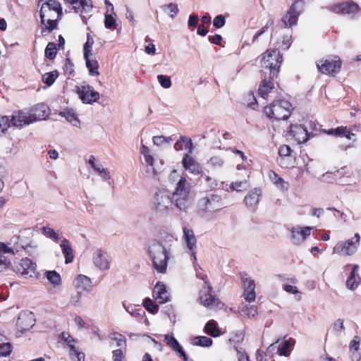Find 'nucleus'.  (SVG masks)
<instances>
[{
  "instance_id": "nucleus-3",
  "label": "nucleus",
  "mask_w": 361,
  "mask_h": 361,
  "mask_svg": "<svg viewBox=\"0 0 361 361\" xmlns=\"http://www.w3.org/2000/svg\"><path fill=\"white\" fill-rule=\"evenodd\" d=\"M281 63L282 56L278 49H268L263 54L261 59L264 74L268 71L271 79L277 77Z\"/></svg>"
},
{
  "instance_id": "nucleus-4",
  "label": "nucleus",
  "mask_w": 361,
  "mask_h": 361,
  "mask_svg": "<svg viewBox=\"0 0 361 361\" xmlns=\"http://www.w3.org/2000/svg\"><path fill=\"white\" fill-rule=\"evenodd\" d=\"M200 303L204 307L214 311L221 310L224 304L216 297L209 281H205L199 293Z\"/></svg>"
},
{
  "instance_id": "nucleus-51",
  "label": "nucleus",
  "mask_w": 361,
  "mask_h": 361,
  "mask_svg": "<svg viewBox=\"0 0 361 361\" xmlns=\"http://www.w3.org/2000/svg\"><path fill=\"white\" fill-rule=\"evenodd\" d=\"M153 144L156 146L161 147L165 144H170L172 141L171 137H166L163 135L154 136L152 138Z\"/></svg>"
},
{
  "instance_id": "nucleus-37",
  "label": "nucleus",
  "mask_w": 361,
  "mask_h": 361,
  "mask_svg": "<svg viewBox=\"0 0 361 361\" xmlns=\"http://www.w3.org/2000/svg\"><path fill=\"white\" fill-rule=\"evenodd\" d=\"M90 56H88L87 58H84L85 59L86 66L89 70L90 75L92 76L99 75V63L96 59H90Z\"/></svg>"
},
{
  "instance_id": "nucleus-31",
  "label": "nucleus",
  "mask_w": 361,
  "mask_h": 361,
  "mask_svg": "<svg viewBox=\"0 0 361 361\" xmlns=\"http://www.w3.org/2000/svg\"><path fill=\"white\" fill-rule=\"evenodd\" d=\"M246 178L242 180H236L231 183L229 188L231 190H235L238 192L243 191L248 187L250 173L245 171Z\"/></svg>"
},
{
  "instance_id": "nucleus-58",
  "label": "nucleus",
  "mask_w": 361,
  "mask_h": 361,
  "mask_svg": "<svg viewBox=\"0 0 361 361\" xmlns=\"http://www.w3.org/2000/svg\"><path fill=\"white\" fill-rule=\"evenodd\" d=\"M157 80L164 88H169L171 86V81L169 77L164 75H159Z\"/></svg>"
},
{
  "instance_id": "nucleus-44",
  "label": "nucleus",
  "mask_w": 361,
  "mask_h": 361,
  "mask_svg": "<svg viewBox=\"0 0 361 361\" xmlns=\"http://www.w3.org/2000/svg\"><path fill=\"white\" fill-rule=\"evenodd\" d=\"M58 77V72L56 71L47 73L42 76V81L48 86H51Z\"/></svg>"
},
{
  "instance_id": "nucleus-56",
  "label": "nucleus",
  "mask_w": 361,
  "mask_h": 361,
  "mask_svg": "<svg viewBox=\"0 0 361 361\" xmlns=\"http://www.w3.org/2000/svg\"><path fill=\"white\" fill-rule=\"evenodd\" d=\"M166 9L169 10V14L170 16L173 18L178 13L179 9L178 8V5L176 4H169L168 5L163 6V10L166 12Z\"/></svg>"
},
{
  "instance_id": "nucleus-35",
  "label": "nucleus",
  "mask_w": 361,
  "mask_h": 361,
  "mask_svg": "<svg viewBox=\"0 0 361 361\" xmlns=\"http://www.w3.org/2000/svg\"><path fill=\"white\" fill-rule=\"evenodd\" d=\"M34 325L32 317L31 314H20L18 317V326L22 328V330H27L30 327H32Z\"/></svg>"
},
{
  "instance_id": "nucleus-55",
  "label": "nucleus",
  "mask_w": 361,
  "mask_h": 361,
  "mask_svg": "<svg viewBox=\"0 0 361 361\" xmlns=\"http://www.w3.org/2000/svg\"><path fill=\"white\" fill-rule=\"evenodd\" d=\"M241 312L248 318H253L257 314V309L255 305H246L241 310Z\"/></svg>"
},
{
  "instance_id": "nucleus-40",
  "label": "nucleus",
  "mask_w": 361,
  "mask_h": 361,
  "mask_svg": "<svg viewBox=\"0 0 361 361\" xmlns=\"http://www.w3.org/2000/svg\"><path fill=\"white\" fill-rule=\"evenodd\" d=\"M123 306L131 316L134 317H142L145 312L144 310L139 307L138 309H136L135 307H133L132 305H126L124 302L123 303Z\"/></svg>"
},
{
  "instance_id": "nucleus-39",
  "label": "nucleus",
  "mask_w": 361,
  "mask_h": 361,
  "mask_svg": "<svg viewBox=\"0 0 361 361\" xmlns=\"http://www.w3.org/2000/svg\"><path fill=\"white\" fill-rule=\"evenodd\" d=\"M274 184L280 190H287L288 189V183L282 178L279 177L276 173H274L270 176Z\"/></svg>"
},
{
  "instance_id": "nucleus-10",
  "label": "nucleus",
  "mask_w": 361,
  "mask_h": 361,
  "mask_svg": "<svg viewBox=\"0 0 361 361\" xmlns=\"http://www.w3.org/2000/svg\"><path fill=\"white\" fill-rule=\"evenodd\" d=\"M319 71L326 75H334L340 71L341 61L337 56L322 59L317 63Z\"/></svg>"
},
{
  "instance_id": "nucleus-36",
  "label": "nucleus",
  "mask_w": 361,
  "mask_h": 361,
  "mask_svg": "<svg viewBox=\"0 0 361 361\" xmlns=\"http://www.w3.org/2000/svg\"><path fill=\"white\" fill-rule=\"evenodd\" d=\"M207 164L213 169H219L224 166L225 160L224 157L220 155H214L209 158Z\"/></svg>"
},
{
  "instance_id": "nucleus-49",
  "label": "nucleus",
  "mask_w": 361,
  "mask_h": 361,
  "mask_svg": "<svg viewBox=\"0 0 361 361\" xmlns=\"http://www.w3.org/2000/svg\"><path fill=\"white\" fill-rule=\"evenodd\" d=\"M11 126L10 118L6 116L0 117V135L4 134Z\"/></svg>"
},
{
  "instance_id": "nucleus-29",
  "label": "nucleus",
  "mask_w": 361,
  "mask_h": 361,
  "mask_svg": "<svg viewBox=\"0 0 361 361\" xmlns=\"http://www.w3.org/2000/svg\"><path fill=\"white\" fill-rule=\"evenodd\" d=\"M176 238L170 233H165L163 236H161L159 243V245L164 248V250H166L169 253L171 251V247L173 245L176 243Z\"/></svg>"
},
{
  "instance_id": "nucleus-42",
  "label": "nucleus",
  "mask_w": 361,
  "mask_h": 361,
  "mask_svg": "<svg viewBox=\"0 0 361 361\" xmlns=\"http://www.w3.org/2000/svg\"><path fill=\"white\" fill-rule=\"evenodd\" d=\"M194 345L209 347L212 344V340L207 336H197L192 341Z\"/></svg>"
},
{
  "instance_id": "nucleus-54",
  "label": "nucleus",
  "mask_w": 361,
  "mask_h": 361,
  "mask_svg": "<svg viewBox=\"0 0 361 361\" xmlns=\"http://www.w3.org/2000/svg\"><path fill=\"white\" fill-rule=\"evenodd\" d=\"M110 338L113 341H116V345L118 347H123L126 345V339L122 334L115 332L110 335Z\"/></svg>"
},
{
  "instance_id": "nucleus-25",
  "label": "nucleus",
  "mask_w": 361,
  "mask_h": 361,
  "mask_svg": "<svg viewBox=\"0 0 361 361\" xmlns=\"http://www.w3.org/2000/svg\"><path fill=\"white\" fill-rule=\"evenodd\" d=\"M92 283L91 279L85 275H78L75 279V288L79 292H89Z\"/></svg>"
},
{
  "instance_id": "nucleus-23",
  "label": "nucleus",
  "mask_w": 361,
  "mask_h": 361,
  "mask_svg": "<svg viewBox=\"0 0 361 361\" xmlns=\"http://www.w3.org/2000/svg\"><path fill=\"white\" fill-rule=\"evenodd\" d=\"M359 266L355 264L353 266L350 276L346 281V287L348 289L353 290L357 288L361 283V277L358 274Z\"/></svg>"
},
{
  "instance_id": "nucleus-46",
  "label": "nucleus",
  "mask_w": 361,
  "mask_h": 361,
  "mask_svg": "<svg viewBox=\"0 0 361 361\" xmlns=\"http://www.w3.org/2000/svg\"><path fill=\"white\" fill-rule=\"evenodd\" d=\"M60 338L62 340H63L65 342L67 343L68 345L70 348L69 352L70 351L75 352V340L68 333L63 332L61 334Z\"/></svg>"
},
{
  "instance_id": "nucleus-5",
  "label": "nucleus",
  "mask_w": 361,
  "mask_h": 361,
  "mask_svg": "<svg viewBox=\"0 0 361 361\" xmlns=\"http://www.w3.org/2000/svg\"><path fill=\"white\" fill-rule=\"evenodd\" d=\"M149 253L156 270L160 273H165L170 253L164 250L158 241H153L149 245Z\"/></svg>"
},
{
  "instance_id": "nucleus-43",
  "label": "nucleus",
  "mask_w": 361,
  "mask_h": 361,
  "mask_svg": "<svg viewBox=\"0 0 361 361\" xmlns=\"http://www.w3.org/2000/svg\"><path fill=\"white\" fill-rule=\"evenodd\" d=\"M42 233L49 238L52 239L56 243H58L60 238L57 233L54 231V229H52L50 227L48 226H44L42 228Z\"/></svg>"
},
{
  "instance_id": "nucleus-47",
  "label": "nucleus",
  "mask_w": 361,
  "mask_h": 361,
  "mask_svg": "<svg viewBox=\"0 0 361 361\" xmlns=\"http://www.w3.org/2000/svg\"><path fill=\"white\" fill-rule=\"evenodd\" d=\"M143 306L148 312L152 314L157 313L159 310L158 305L154 304L152 300L149 298L144 300Z\"/></svg>"
},
{
  "instance_id": "nucleus-38",
  "label": "nucleus",
  "mask_w": 361,
  "mask_h": 361,
  "mask_svg": "<svg viewBox=\"0 0 361 361\" xmlns=\"http://www.w3.org/2000/svg\"><path fill=\"white\" fill-rule=\"evenodd\" d=\"M295 343V341L292 338H290L287 341H283L279 346L278 349L279 355L281 356H288L290 353V348L292 345Z\"/></svg>"
},
{
  "instance_id": "nucleus-57",
  "label": "nucleus",
  "mask_w": 361,
  "mask_h": 361,
  "mask_svg": "<svg viewBox=\"0 0 361 361\" xmlns=\"http://www.w3.org/2000/svg\"><path fill=\"white\" fill-rule=\"evenodd\" d=\"M273 25H274V20H272V19L269 20L267 23L266 24V25H264L259 31H258L253 36L252 42L255 43V42H257L258 38L268 30L269 27L272 26Z\"/></svg>"
},
{
  "instance_id": "nucleus-14",
  "label": "nucleus",
  "mask_w": 361,
  "mask_h": 361,
  "mask_svg": "<svg viewBox=\"0 0 361 361\" xmlns=\"http://www.w3.org/2000/svg\"><path fill=\"white\" fill-rule=\"evenodd\" d=\"M92 263L100 271L109 270L110 268V261L106 252L97 249L92 254Z\"/></svg>"
},
{
  "instance_id": "nucleus-21",
  "label": "nucleus",
  "mask_w": 361,
  "mask_h": 361,
  "mask_svg": "<svg viewBox=\"0 0 361 361\" xmlns=\"http://www.w3.org/2000/svg\"><path fill=\"white\" fill-rule=\"evenodd\" d=\"M169 293L166 290V286L158 282L153 290V298L160 304H164L169 300Z\"/></svg>"
},
{
  "instance_id": "nucleus-17",
  "label": "nucleus",
  "mask_w": 361,
  "mask_h": 361,
  "mask_svg": "<svg viewBox=\"0 0 361 361\" xmlns=\"http://www.w3.org/2000/svg\"><path fill=\"white\" fill-rule=\"evenodd\" d=\"M140 152L145 158V161L147 166V171H150L153 175H157L160 170V168L155 164V160L151 154L149 148L145 145H142Z\"/></svg>"
},
{
  "instance_id": "nucleus-52",
  "label": "nucleus",
  "mask_w": 361,
  "mask_h": 361,
  "mask_svg": "<svg viewBox=\"0 0 361 361\" xmlns=\"http://www.w3.org/2000/svg\"><path fill=\"white\" fill-rule=\"evenodd\" d=\"M47 278L54 286H57L61 283V276L55 271H50L47 273Z\"/></svg>"
},
{
  "instance_id": "nucleus-48",
  "label": "nucleus",
  "mask_w": 361,
  "mask_h": 361,
  "mask_svg": "<svg viewBox=\"0 0 361 361\" xmlns=\"http://www.w3.org/2000/svg\"><path fill=\"white\" fill-rule=\"evenodd\" d=\"M116 21L113 16V13H111L109 14H105L104 19V26L106 29H116Z\"/></svg>"
},
{
  "instance_id": "nucleus-61",
  "label": "nucleus",
  "mask_w": 361,
  "mask_h": 361,
  "mask_svg": "<svg viewBox=\"0 0 361 361\" xmlns=\"http://www.w3.org/2000/svg\"><path fill=\"white\" fill-rule=\"evenodd\" d=\"M225 18L222 15L216 16L213 21V25L216 28H220L225 25Z\"/></svg>"
},
{
  "instance_id": "nucleus-22",
  "label": "nucleus",
  "mask_w": 361,
  "mask_h": 361,
  "mask_svg": "<svg viewBox=\"0 0 361 361\" xmlns=\"http://www.w3.org/2000/svg\"><path fill=\"white\" fill-rule=\"evenodd\" d=\"M358 6L354 2L349 1L334 5L331 11L336 13L350 14L357 11Z\"/></svg>"
},
{
  "instance_id": "nucleus-28",
  "label": "nucleus",
  "mask_w": 361,
  "mask_h": 361,
  "mask_svg": "<svg viewBox=\"0 0 361 361\" xmlns=\"http://www.w3.org/2000/svg\"><path fill=\"white\" fill-rule=\"evenodd\" d=\"M271 78H264L259 85L258 92L259 94L264 99L267 98L269 93L274 89V86L271 81Z\"/></svg>"
},
{
  "instance_id": "nucleus-8",
  "label": "nucleus",
  "mask_w": 361,
  "mask_h": 361,
  "mask_svg": "<svg viewBox=\"0 0 361 361\" xmlns=\"http://www.w3.org/2000/svg\"><path fill=\"white\" fill-rule=\"evenodd\" d=\"M222 199L217 194H207L200 198L197 203L198 209L203 212H213L220 209L222 206Z\"/></svg>"
},
{
  "instance_id": "nucleus-18",
  "label": "nucleus",
  "mask_w": 361,
  "mask_h": 361,
  "mask_svg": "<svg viewBox=\"0 0 361 361\" xmlns=\"http://www.w3.org/2000/svg\"><path fill=\"white\" fill-rule=\"evenodd\" d=\"M17 269L21 275L25 277H32L35 273L36 264L31 259L26 257L21 259Z\"/></svg>"
},
{
  "instance_id": "nucleus-50",
  "label": "nucleus",
  "mask_w": 361,
  "mask_h": 361,
  "mask_svg": "<svg viewBox=\"0 0 361 361\" xmlns=\"http://www.w3.org/2000/svg\"><path fill=\"white\" fill-rule=\"evenodd\" d=\"M45 56L49 59H53L56 56V47L54 42H49L45 49Z\"/></svg>"
},
{
  "instance_id": "nucleus-63",
  "label": "nucleus",
  "mask_w": 361,
  "mask_h": 361,
  "mask_svg": "<svg viewBox=\"0 0 361 361\" xmlns=\"http://www.w3.org/2000/svg\"><path fill=\"white\" fill-rule=\"evenodd\" d=\"M70 356L71 359L74 360L77 358L78 361H85V354L82 352H79L75 348V352L70 351Z\"/></svg>"
},
{
  "instance_id": "nucleus-15",
  "label": "nucleus",
  "mask_w": 361,
  "mask_h": 361,
  "mask_svg": "<svg viewBox=\"0 0 361 361\" xmlns=\"http://www.w3.org/2000/svg\"><path fill=\"white\" fill-rule=\"evenodd\" d=\"M310 226L302 227L300 226H293L290 228L291 241L295 245H300L302 243L306 238L310 236L311 230Z\"/></svg>"
},
{
  "instance_id": "nucleus-6",
  "label": "nucleus",
  "mask_w": 361,
  "mask_h": 361,
  "mask_svg": "<svg viewBox=\"0 0 361 361\" xmlns=\"http://www.w3.org/2000/svg\"><path fill=\"white\" fill-rule=\"evenodd\" d=\"M171 194L166 190H159L154 195L151 207L152 209L159 214H166L173 208Z\"/></svg>"
},
{
  "instance_id": "nucleus-59",
  "label": "nucleus",
  "mask_w": 361,
  "mask_h": 361,
  "mask_svg": "<svg viewBox=\"0 0 361 361\" xmlns=\"http://www.w3.org/2000/svg\"><path fill=\"white\" fill-rule=\"evenodd\" d=\"M11 349V345L9 343H0V356L8 355Z\"/></svg>"
},
{
  "instance_id": "nucleus-32",
  "label": "nucleus",
  "mask_w": 361,
  "mask_h": 361,
  "mask_svg": "<svg viewBox=\"0 0 361 361\" xmlns=\"http://www.w3.org/2000/svg\"><path fill=\"white\" fill-rule=\"evenodd\" d=\"M48 114V107L44 104L37 105L32 113V116L35 117V121L44 119Z\"/></svg>"
},
{
  "instance_id": "nucleus-12",
  "label": "nucleus",
  "mask_w": 361,
  "mask_h": 361,
  "mask_svg": "<svg viewBox=\"0 0 361 361\" xmlns=\"http://www.w3.org/2000/svg\"><path fill=\"white\" fill-rule=\"evenodd\" d=\"M76 89L77 94L85 104H92L99 99V93L94 91V88L89 85L77 86Z\"/></svg>"
},
{
  "instance_id": "nucleus-16",
  "label": "nucleus",
  "mask_w": 361,
  "mask_h": 361,
  "mask_svg": "<svg viewBox=\"0 0 361 361\" xmlns=\"http://www.w3.org/2000/svg\"><path fill=\"white\" fill-rule=\"evenodd\" d=\"M242 283L244 288V299L249 302L255 301L256 298L255 281L250 278L242 277Z\"/></svg>"
},
{
  "instance_id": "nucleus-60",
  "label": "nucleus",
  "mask_w": 361,
  "mask_h": 361,
  "mask_svg": "<svg viewBox=\"0 0 361 361\" xmlns=\"http://www.w3.org/2000/svg\"><path fill=\"white\" fill-rule=\"evenodd\" d=\"M80 5L81 9L88 12L92 8V0H79L78 3Z\"/></svg>"
},
{
  "instance_id": "nucleus-64",
  "label": "nucleus",
  "mask_w": 361,
  "mask_h": 361,
  "mask_svg": "<svg viewBox=\"0 0 361 361\" xmlns=\"http://www.w3.org/2000/svg\"><path fill=\"white\" fill-rule=\"evenodd\" d=\"M112 357L114 361H123L124 355L122 350L118 349L112 352Z\"/></svg>"
},
{
  "instance_id": "nucleus-53",
  "label": "nucleus",
  "mask_w": 361,
  "mask_h": 361,
  "mask_svg": "<svg viewBox=\"0 0 361 361\" xmlns=\"http://www.w3.org/2000/svg\"><path fill=\"white\" fill-rule=\"evenodd\" d=\"M164 341L166 343L170 346L174 351L176 350L179 349L180 346H181L177 340L173 337V335H166L164 338Z\"/></svg>"
},
{
  "instance_id": "nucleus-33",
  "label": "nucleus",
  "mask_w": 361,
  "mask_h": 361,
  "mask_svg": "<svg viewBox=\"0 0 361 361\" xmlns=\"http://www.w3.org/2000/svg\"><path fill=\"white\" fill-rule=\"evenodd\" d=\"M192 143L190 139L181 136L175 143L174 149L176 151H180L189 148V152L192 153Z\"/></svg>"
},
{
  "instance_id": "nucleus-13",
  "label": "nucleus",
  "mask_w": 361,
  "mask_h": 361,
  "mask_svg": "<svg viewBox=\"0 0 361 361\" xmlns=\"http://www.w3.org/2000/svg\"><path fill=\"white\" fill-rule=\"evenodd\" d=\"M10 121L12 126L21 128L35 122V117L32 113L20 110L13 113Z\"/></svg>"
},
{
  "instance_id": "nucleus-34",
  "label": "nucleus",
  "mask_w": 361,
  "mask_h": 361,
  "mask_svg": "<svg viewBox=\"0 0 361 361\" xmlns=\"http://www.w3.org/2000/svg\"><path fill=\"white\" fill-rule=\"evenodd\" d=\"M204 332L212 337H217L221 334L219 329L217 327L216 322L212 319L209 320L204 326Z\"/></svg>"
},
{
  "instance_id": "nucleus-19",
  "label": "nucleus",
  "mask_w": 361,
  "mask_h": 361,
  "mask_svg": "<svg viewBox=\"0 0 361 361\" xmlns=\"http://www.w3.org/2000/svg\"><path fill=\"white\" fill-rule=\"evenodd\" d=\"M289 135L293 136L298 143H304L308 140L307 130L302 125H291Z\"/></svg>"
},
{
  "instance_id": "nucleus-30",
  "label": "nucleus",
  "mask_w": 361,
  "mask_h": 361,
  "mask_svg": "<svg viewBox=\"0 0 361 361\" xmlns=\"http://www.w3.org/2000/svg\"><path fill=\"white\" fill-rule=\"evenodd\" d=\"M60 115L66 118V119L70 122L73 126L79 128L80 122L74 111L71 109H66L60 113Z\"/></svg>"
},
{
  "instance_id": "nucleus-1",
  "label": "nucleus",
  "mask_w": 361,
  "mask_h": 361,
  "mask_svg": "<svg viewBox=\"0 0 361 361\" xmlns=\"http://www.w3.org/2000/svg\"><path fill=\"white\" fill-rule=\"evenodd\" d=\"M39 16L44 26L42 33H50L56 28L58 20L62 15L61 4L56 0H39Z\"/></svg>"
},
{
  "instance_id": "nucleus-27",
  "label": "nucleus",
  "mask_w": 361,
  "mask_h": 361,
  "mask_svg": "<svg viewBox=\"0 0 361 361\" xmlns=\"http://www.w3.org/2000/svg\"><path fill=\"white\" fill-rule=\"evenodd\" d=\"M60 247L61 248L62 252L65 257L66 264H69L73 260V250L69 244V242L66 239L61 240L60 243Z\"/></svg>"
},
{
  "instance_id": "nucleus-11",
  "label": "nucleus",
  "mask_w": 361,
  "mask_h": 361,
  "mask_svg": "<svg viewBox=\"0 0 361 361\" xmlns=\"http://www.w3.org/2000/svg\"><path fill=\"white\" fill-rule=\"evenodd\" d=\"M303 6V0H297L292 4L289 11L282 18V21L286 27H290L297 23L298 16Z\"/></svg>"
},
{
  "instance_id": "nucleus-45",
  "label": "nucleus",
  "mask_w": 361,
  "mask_h": 361,
  "mask_svg": "<svg viewBox=\"0 0 361 361\" xmlns=\"http://www.w3.org/2000/svg\"><path fill=\"white\" fill-rule=\"evenodd\" d=\"M94 171L104 180H109L111 178L109 171L107 169L104 168L102 164L98 165V166L94 169Z\"/></svg>"
},
{
  "instance_id": "nucleus-9",
  "label": "nucleus",
  "mask_w": 361,
  "mask_h": 361,
  "mask_svg": "<svg viewBox=\"0 0 361 361\" xmlns=\"http://www.w3.org/2000/svg\"><path fill=\"white\" fill-rule=\"evenodd\" d=\"M360 236L356 233L354 237L346 241L338 242L333 248V253L340 255H353L357 250Z\"/></svg>"
},
{
  "instance_id": "nucleus-26",
  "label": "nucleus",
  "mask_w": 361,
  "mask_h": 361,
  "mask_svg": "<svg viewBox=\"0 0 361 361\" xmlns=\"http://www.w3.org/2000/svg\"><path fill=\"white\" fill-rule=\"evenodd\" d=\"M261 195L262 191L259 188H254L253 190H251L245 197V204L249 207L256 206L259 202Z\"/></svg>"
},
{
  "instance_id": "nucleus-2",
  "label": "nucleus",
  "mask_w": 361,
  "mask_h": 361,
  "mask_svg": "<svg viewBox=\"0 0 361 361\" xmlns=\"http://www.w3.org/2000/svg\"><path fill=\"white\" fill-rule=\"evenodd\" d=\"M191 185L185 177L178 180L174 191L171 193L173 206L181 212H187L191 207L192 200L190 196Z\"/></svg>"
},
{
  "instance_id": "nucleus-20",
  "label": "nucleus",
  "mask_w": 361,
  "mask_h": 361,
  "mask_svg": "<svg viewBox=\"0 0 361 361\" xmlns=\"http://www.w3.org/2000/svg\"><path fill=\"white\" fill-rule=\"evenodd\" d=\"M183 239L188 248L191 252V256L193 257L194 260H196L197 257L195 250L197 240L192 230L185 227L183 228Z\"/></svg>"
},
{
  "instance_id": "nucleus-62",
  "label": "nucleus",
  "mask_w": 361,
  "mask_h": 361,
  "mask_svg": "<svg viewBox=\"0 0 361 361\" xmlns=\"http://www.w3.org/2000/svg\"><path fill=\"white\" fill-rule=\"evenodd\" d=\"M10 266V260L6 257L0 255V271L8 269Z\"/></svg>"
},
{
  "instance_id": "nucleus-41",
  "label": "nucleus",
  "mask_w": 361,
  "mask_h": 361,
  "mask_svg": "<svg viewBox=\"0 0 361 361\" xmlns=\"http://www.w3.org/2000/svg\"><path fill=\"white\" fill-rule=\"evenodd\" d=\"M94 40L90 34H87V42L83 45L84 58H87L88 56H92V47Z\"/></svg>"
},
{
  "instance_id": "nucleus-7",
  "label": "nucleus",
  "mask_w": 361,
  "mask_h": 361,
  "mask_svg": "<svg viewBox=\"0 0 361 361\" xmlns=\"http://www.w3.org/2000/svg\"><path fill=\"white\" fill-rule=\"evenodd\" d=\"M291 104L286 100L275 101L269 106L264 107L265 114L270 118L286 120L290 115Z\"/></svg>"
},
{
  "instance_id": "nucleus-24",
  "label": "nucleus",
  "mask_w": 361,
  "mask_h": 361,
  "mask_svg": "<svg viewBox=\"0 0 361 361\" xmlns=\"http://www.w3.org/2000/svg\"><path fill=\"white\" fill-rule=\"evenodd\" d=\"M183 164L184 168L190 173L197 175L201 171V167L192 157L188 154H185L183 159Z\"/></svg>"
}]
</instances>
